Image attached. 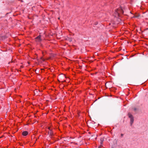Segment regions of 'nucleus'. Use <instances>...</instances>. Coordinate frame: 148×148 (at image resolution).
Here are the masks:
<instances>
[{"label": "nucleus", "instance_id": "obj_16", "mask_svg": "<svg viewBox=\"0 0 148 148\" xmlns=\"http://www.w3.org/2000/svg\"><path fill=\"white\" fill-rule=\"evenodd\" d=\"M58 19H60V18H58Z\"/></svg>", "mask_w": 148, "mask_h": 148}, {"label": "nucleus", "instance_id": "obj_11", "mask_svg": "<svg viewBox=\"0 0 148 148\" xmlns=\"http://www.w3.org/2000/svg\"><path fill=\"white\" fill-rule=\"evenodd\" d=\"M134 111H136V110H137V109H136V108H134Z\"/></svg>", "mask_w": 148, "mask_h": 148}, {"label": "nucleus", "instance_id": "obj_2", "mask_svg": "<svg viewBox=\"0 0 148 148\" xmlns=\"http://www.w3.org/2000/svg\"><path fill=\"white\" fill-rule=\"evenodd\" d=\"M35 39L36 41L37 42H40L42 40V39L41 38V36L40 35H39Z\"/></svg>", "mask_w": 148, "mask_h": 148}, {"label": "nucleus", "instance_id": "obj_12", "mask_svg": "<svg viewBox=\"0 0 148 148\" xmlns=\"http://www.w3.org/2000/svg\"><path fill=\"white\" fill-rule=\"evenodd\" d=\"M138 17V16H134L133 17Z\"/></svg>", "mask_w": 148, "mask_h": 148}, {"label": "nucleus", "instance_id": "obj_5", "mask_svg": "<svg viewBox=\"0 0 148 148\" xmlns=\"http://www.w3.org/2000/svg\"><path fill=\"white\" fill-rule=\"evenodd\" d=\"M134 120L133 117L130 119V124L131 125L134 122Z\"/></svg>", "mask_w": 148, "mask_h": 148}, {"label": "nucleus", "instance_id": "obj_13", "mask_svg": "<svg viewBox=\"0 0 148 148\" xmlns=\"http://www.w3.org/2000/svg\"><path fill=\"white\" fill-rule=\"evenodd\" d=\"M42 60H43V61H44L45 60H44V59H42Z\"/></svg>", "mask_w": 148, "mask_h": 148}, {"label": "nucleus", "instance_id": "obj_10", "mask_svg": "<svg viewBox=\"0 0 148 148\" xmlns=\"http://www.w3.org/2000/svg\"><path fill=\"white\" fill-rule=\"evenodd\" d=\"M123 134H121V136L122 137H123Z\"/></svg>", "mask_w": 148, "mask_h": 148}, {"label": "nucleus", "instance_id": "obj_14", "mask_svg": "<svg viewBox=\"0 0 148 148\" xmlns=\"http://www.w3.org/2000/svg\"><path fill=\"white\" fill-rule=\"evenodd\" d=\"M63 82H65V80H64Z\"/></svg>", "mask_w": 148, "mask_h": 148}, {"label": "nucleus", "instance_id": "obj_15", "mask_svg": "<svg viewBox=\"0 0 148 148\" xmlns=\"http://www.w3.org/2000/svg\"><path fill=\"white\" fill-rule=\"evenodd\" d=\"M49 130H50V127H49Z\"/></svg>", "mask_w": 148, "mask_h": 148}, {"label": "nucleus", "instance_id": "obj_1", "mask_svg": "<svg viewBox=\"0 0 148 148\" xmlns=\"http://www.w3.org/2000/svg\"><path fill=\"white\" fill-rule=\"evenodd\" d=\"M123 13V11L122 10V9L121 8H120L117 9L115 10L114 15L115 17L117 16H119L120 14H122Z\"/></svg>", "mask_w": 148, "mask_h": 148}, {"label": "nucleus", "instance_id": "obj_3", "mask_svg": "<svg viewBox=\"0 0 148 148\" xmlns=\"http://www.w3.org/2000/svg\"><path fill=\"white\" fill-rule=\"evenodd\" d=\"M100 144L101 146L99 147L98 148H101V146H102V145L103 144V142L104 141V138H101L100 139Z\"/></svg>", "mask_w": 148, "mask_h": 148}, {"label": "nucleus", "instance_id": "obj_6", "mask_svg": "<svg viewBox=\"0 0 148 148\" xmlns=\"http://www.w3.org/2000/svg\"><path fill=\"white\" fill-rule=\"evenodd\" d=\"M128 116H129V117L130 118V119H131L132 118H133V116L130 113H129L128 114Z\"/></svg>", "mask_w": 148, "mask_h": 148}, {"label": "nucleus", "instance_id": "obj_9", "mask_svg": "<svg viewBox=\"0 0 148 148\" xmlns=\"http://www.w3.org/2000/svg\"><path fill=\"white\" fill-rule=\"evenodd\" d=\"M50 134L51 135H52L53 134V133L51 131L50 132Z\"/></svg>", "mask_w": 148, "mask_h": 148}, {"label": "nucleus", "instance_id": "obj_8", "mask_svg": "<svg viewBox=\"0 0 148 148\" xmlns=\"http://www.w3.org/2000/svg\"><path fill=\"white\" fill-rule=\"evenodd\" d=\"M69 41H70V42H71L72 41V38H69Z\"/></svg>", "mask_w": 148, "mask_h": 148}, {"label": "nucleus", "instance_id": "obj_7", "mask_svg": "<svg viewBox=\"0 0 148 148\" xmlns=\"http://www.w3.org/2000/svg\"><path fill=\"white\" fill-rule=\"evenodd\" d=\"M38 91H37V90H36L34 91V93H35V94H38Z\"/></svg>", "mask_w": 148, "mask_h": 148}, {"label": "nucleus", "instance_id": "obj_4", "mask_svg": "<svg viewBox=\"0 0 148 148\" xmlns=\"http://www.w3.org/2000/svg\"><path fill=\"white\" fill-rule=\"evenodd\" d=\"M28 134V132L27 131H25L23 132L22 135L24 136H27Z\"/></svg>", "mask_w": 148, "mask_h": 148}]
</instances>
